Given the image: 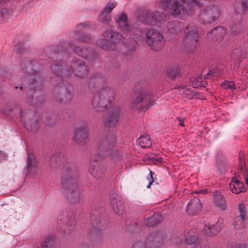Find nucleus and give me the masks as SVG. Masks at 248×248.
I'll return each instance as SVG.
<instances>
[{
    "label": "nucleus",
    "mask_w": 248,
    "mask_h": 248,
    "mask_svg": "<svg viewBox=\"0 0 248 248\" xmlns=\"http://www.w3.org/2000/svg\"><path fill=\"white\" fill-rule=\"evenodd\" d=\"M94 84H97L100 90L93 98V108L96 111H103L113 100L115 93L111 88L107 87L106 78L100 74H93L90 78L89 87L93 88Z\"/></svg>",
    "instance_id": "nucleus-1"
},
{
    "label": "nucleus",
    "mask_w": 248,
    "mask_h": 248,
    "mask_svg": "<svg viewBox=\"0 0 248 248\" xmlns=\"http://www.w3.org/2000/svg\"><path fill=\"white\" fill-rule=\"evenodd\" d=\"M115 136L108 137L103 140L99 145V150L105 154L108 158L109 164L113 167L120 163L123 157L122 151L115 146Z\"/></svg>",
    "instance_id": "nucleus-2"
},
{
    "label": "nucleus",
    "mask_w": 248,
    "mask_h": 248,
    "mask_svg": "<svg viewBox=\"0 0 248 248\" xmlns=\"http://www.w3.org/2000/svg\"><path fill=\"white\" fill-rule=\"evenodd\" d=\"M72 72L79 77H83L85 76L88 70L86 66L78 62H75L72 66ZM51 70L53 73L56 75V79L55 81H59L58 86L62 83V77H68L71 75L72 71L66 65H59L56 64L51 66Z\"/></svg>",
    "instance_id": "nucleus-3"
},
{
    "label": "nucleus",
    "mask_w": 248,
    "mask_h": 248,
    "mask_svg": "<svg viewBox=\"0 0 248 248\" xmlns=\"http://www.w3.org/2000/svg\"><path fill=\"white\" fill-rule=\"evenodd\" d=\"M133 39L139 45H143L144 41L147 45L151 49L155 51H158L161 49L165 44V40L162 35L157 31L154 29H150L147 31L145 38L141 35H134Z\"/></svg>",
    "instance_id": "nucleus-4"
},
{
    "label": "nucleus",
    "mask_w": 248,
    "mask_h": 248,
    "mask_svg": "<svg viewBox=\"0 0 248 248\" xmlns=\"http://www.w3.org/2000/svg\"><path fill=\"white\" fill-rule=\"evenodd\" d=\"M135 92L136 96L132 103L133 106L143 111L147 110L155 101L152 93L144 88H139L137 85Z\"/></svg>",
    "instance_id": "nucleus-5"
},
{
    "label": "nucleus",
    "mask_w": 248,
    "mask_h": 248,
    "mask_svg": "<svg viewBox=\"0 0 248 248\" xmlns=\"http://www.w3.org/2000/svg\"><path fill=\"white\" fill-rule=\"evenodd\" d=\"M103 35L106 38L99 39L96 43L99 46L104 49H113L116 44L123 42L124 40V37L122 35L111 30L106 31Z\"/></svg>",
    "instance_id": "nucleus-6"
},
{
    "label": "nucleus",
    "mask_w": 248,
    "mask_h": 248,
    "mask_svg": "<svg viewBox=\"0 0 248 248\" xmlns=\"http://www.w3.org/2000/svg\"><path fill=\"white\" fill-rule=\"evenodd\" d=\"M185 37L184 38L185 46L191 50L195 48L199 39L198 29L193 25H189L185 31Z\"/></svg>",
    "instance_id": "nucleus-7"
},
{
    "label": "nucleus",
    "mask_w": 248,
    "mask_h": 248,
    "mask_svg": "<svg viewBox=\"0 0 248 248\" xmlns=\"http://www.w3.org/2000/svg\"><path fill=\"white\" fill-rule=\"evenodd\" d=\"M220 11L217 6H212L204 9L200 13V21L203 24L211 23L219 16Z\"/></svg>",
    "instance_id": "nucleus-8"
},
{
    "label": "nucleus",
    "mask_w": 248,
    "mask_h": 248,
    "mask_svg": "<svg viewBox=\"0 0 248 248\" xmlns=\"http://www.w3.org/2000/svg\"><path fill=\"white\" fill-rule=\"evenodd\" d=\"M62 185V187L67 191V194H74V196L76 195L78 196L77 184L76 180L73 178L71 172L67 171L63 173Z\"/></svg>",
    "instance_id": "nucleus-9"
},
{
    "label": "nucleus",
    "mask_w": 248,
    "mask_h": 248,
    "mask_svg": "<svg viewBox=\"0 0 248 248\" xmlns=\"http://www.w3.org/2000/svg\"><path fill=\"white\" fill-rule=\"evenodd\" d=\"M166 17L165 15L158 11L152 14L149 13L148 11H143L141 16L139 17V19L142 22L154 25L156 24L157 22L164 21L166 19Z\"/></svg>",
    "instance_id": "nucleus-10"
},
{
    "label": "nucleus",
    "mask_w": 248,
    "mask_h": 248,
    "mask_svg": "<svg viewBox=\"0 0 248 248\" xmlns=\"http://www.w3.org/2000/svg\"><path fill=\"white\" fill-rule=\"evenodd\" d=\"M90 27L91 24L89 22L80 23L77 26L75 31L71 36L72 38L81 42H88L90 40V36L83 33Z\"/></svg>",
    "instance_id": "nucleus-11"
},
{
    "label": "nucleus",
    "mask_w": 248,
    "mask_h": 248,
    "mask_svg": "<svg viewBox=\"0 0 248 248\" xmlns=\"http://www.w3.org/2000/svg\"><path fill=\"white\" fill-rule=\"evenodd\" d=\"M74 140L79 145H84L88 141V132L85 126H81L75 128Z\"/></svg>",
    "instance_id": "nucleus-12"
},
{
    "label": "nucleus",
    "mask_w": 248,
    "mask_h": 248,
    "mask_svg": "<svg viewBox=\"0 0 248 248\" xmlns=\"http://www.w3.org/2000/svg\"><path fill=\"white\" fill-rule=\"evenodd\" d=\"M120 110L118 107L111 108L108 113V116L105 121V126L107 128L115 127L118 124Z\"/></svg>",
    "instance_id": "nucleus-13"
},
{
    "label": "nucleus",
    "mask_w": 248,
    "mask_h": 248,
    "mask_svg": "<svg viewBox=\"0 0 248 248\" xmlns=\"http://www.w3.org/2000/svg\"><path fill=\"white\" fill-rule=\"evenodd\" d=\"M114 19L124 33H130L131 31L132 28L128 23L127 15L124 12L116 15Z\"/></svg>",
    "instance_id": "nucleus-14"
},
{
    "label": "nucleus",
    "mask_w": 248,
    "mask_h": 248,
    "mask_svg": "<svg viewBox=\"0 0 248 248\" xmlns=\"http://www.w3.org/2000/svg\"><path fill=\"white\" fill-rule=\"evenodd\" d=\"M238 210L240 215L234 218V222L233 223L234 227L236 229L245 227L248 220L245 208L243 204L240 203L239 204Z\"/></svg>",
    "instance_id": "nucleus-15"
},
{
    "label": "nucleus",
    "mask_w": 248,
    "mask_h": 248,
    "mask_svg": "<svg viewBox=\"0 0 248 248\" xmlns=\"http://www.w3.org/2000/svg\"><path fill=\"white\" fill-rule=\"evenodd\" d=\"M226 31L222 27H217L207 33V38L210 41H219L222 40Z\"/></svg>",
    "instance_id": "nucleus-16"
},
{
    "label": "nucleus",
    "mask_w": 248,
    "mask_h": 248,
    "mask_svg": "<svg viewBox=\"0 0 248 248\" xmlns=\"http://www.w3.org/2000/svg\"><path fill=\"white\" fill-rule=\"evenodd\" d=\"M21 68L23 71L29 74H36L41 68V65L35 61L30 62L26 60L21 64Z\"/></svg>",
    "instance_id": "nucleus-17"
},
{
    "label": "nucleus",
    "mask_w": 248,
    "mask_h": 248,
    "mask_svg": "<svg viewBox=\"0 0 248 248\" xmlns=\"http://www.w3.org/2000/svg\"><path fill=\"white\" fill-rule=\"evenodd\" d=\"M106 171L105 166L101 164L92 165L89 167L90 173L97 179L103 178L105 176Z\"/></svg>",
    "instance_id": "nucleus-18"
},
{
    "label": "nucleus",
    "mask_w": 248,
    "mask_h": 248,
    "mask_svg": "<svg viewBox=\"0 0 248 248\" xmlns=\"http://www.w3.org/2000/svg\"><path fill=\"white\" fill-rule=\"evenodd\" d=\"M26 170L28 174L34 173L37 170V163L31 153H28Z\"/></svg>",
    "instance_id": "nucleus-19"
},
{
    "label": "nucleus",
    "mask_w": 248,
    "mask_h": 248,
    "mask_svg": "<svg viewBox=\"0 0 248 248\" xmlns=\"http://www.w3.org/2000/svg\"><path fill=\"white\" fill-rule=\"evenodd\" d=\"M213 203L215 206L221 210H225L227 208L226 202L223 195L218 191L214 194Z\"/></svg>",
    "instance_id": "nucleus-20"
},
{
    "label": "nucleus",
    "mask_w": 248,
    "mask_h": 248,
    "mask_svg": "<svg viewBox=\"0 0 248 248\" xmlns=\"http://www.w3.org/2000/svg\"><path fill=\"white\" fill-rule=\"evenodd\" d=\"M202 209V204L199 199H194L187 204L186 210L189 213L196 214Z\"/></svg>",
    "instance_id": "nucleus-21"
},
{
    "label": "nucleus",
    "mask_w": 248,
    "mask_h": 248,
    "mask_svg": "<svg viewBox=\"0 0 248 248\" xmlns=\"http://www.w3.org/2000/svg\"><path fill=\"white\" fill-rule=\"evenodd\" d=\"M230 189L235 194H238L245 191L243 184L236 177H233L230 183Z\"/></svg>",
    "instance_id": "nucleus-22"
},
{
    "label": "nucleus",
    "mask_w": 248,
    "mask_h": 248,
    "mask_svg": "<svg viewBox=\"0 0 248 248\" xmlns=\"http://www.w3.org/2000/svg\"><path fill=\"white\" fill-rule=\"evenodd\" d=\"M163 219L162 217L159 214H154L152 216L146 218L144 220V223L148 226L153 227L160 223Z\"/></svg>",
    "instance_id": "nucleus-23"
},
{
    "label": "nucleus",
    "mask_w": 248,
    "mask_h": 248,
    "mask_svg": "<svg viewBox=\"0 0 248 248\" xmlns=\"http://www.w3.org/2000/svg\"><path fill=\"white\" fill-rule=\"evenodd\" d=\"M74 50L76 54L82 57L89 60L93 59V52L92 50L86 48H82L79 46L75 47Z\"/></svg>",
    "instance_id": "nucleus-24"
},
{
    "label": "nucleus",
    "mask_w": 248,
    "mask_h": 248,
    "mask_svg": "<svg viewBox=\"0 0 248 248\" xmlns=\"http://www.w3.org/2000/svg\"><path fill=\"white\" fill-rule=\"evenodd\" d=\"M167 30L171 34H177L183 29L181 24L177 22H170L167 25Z\"/></svg>",
    "instance_id": "nucleus-25"
},
{
    "label": "nucleus",
    "mask_w": 248,
    "mask_h": 248,
    "mask_svg": "<svg viewBox=\"0 0 248 248\" xmlns=\"http://www.w3.org/2000/svg\"><path fill=\"white\" fill-rule=\"evenodd\" d=\"M110 200L115 212L118 215L122 214L124 210V203L120 200L116 199L112 200L111 197Z\"/></svg>",
    "instance_id": "nucleus-26"
},
{
    "label": "nucleus",
    "mask_w": 248,
    "mask_h": 248,
    "mask_svg": "<svg viewBox=\"0 0 248 248\" xmlns=\"http://www.w3.org/2000/svg\"><path fill=\"white\" fill-rule=\"evenodd\" d=\"M29 79L30 80L32 79L30 81V88L31 89L38 90L43 87L42 79L38 75L34 76V78L31 77V75H30Z\"/></svg>",
    "instance_id": "nucleus-27"
},
{
    "label": "nucleus",
    "mask_w": 248,
    "mask_h": 248,
    "mask_svg": "<svg viewBox=\"0 0 248 248\" xmlns=\"http://www.w3.org/2000/svg\"><path fill=\"white\" fill-rule=\"evenodd\" d=\"M137 143L141 148H149L152 146V142L148 135L140 136L137 140Z\"/></svg>",
    "instance_id": "nucleus-28"
},
{
    "label": "nucleus",
    "mask_w": 248,
    "mask_h": 248,
    "mask_svg": "<svg viewBox=\"0 0 248 248\" xmlns=\"http://www.w3.org/2000/svg\"><path fill=\"white\" fill-rule=\"evenodd\" d=\"M42 248H54L53 239L49 235L46 236L41 242Z\"/></svg>",
    "instance_id": "nucleus-29"
},
{
    "label": "nucleus",
    "mask_w": 248,
    "mask_h": 248,
    "mask_svg": "<svg viewBox=\"0 0 248 248\" xmlns=\"http://www.w3.org/2000/svg\"><path fill=\"white\" fill-rule=\"evenodd\" d=\"M111 19V16L110 14L102 11L98 16V20L103 23H108L110 21Z\"/></svg>",
    "instance_id": "nucleus-30"
},
{
    "label": "nucleus",
    "mask_w": 248,
    "mask_h": 248,
    "mask_svg": "<svg viewBox=\"0 0 248 248\" xmlns=\"http://www.w3.org/2000/svg\"><path fill=\"white\" fill-rule=\"evenodd\" d=\"M12 14L11 10L0 7V22H2L4 20L6 19Z\"/></svg>",
    "instance_id": "nucleus-31"
},
{
    "label": "nucleus",
    "mask_w": 248,
    "mask_h": 248,
    "mask_svg": "<svg viewBox=\"0 0 248 248\" xmlns=\"http://www.w3.org/2000/svg\"><path fill=\"white\" fill-rule=\"evenodd\" d=\"M179 92L184 97L188 99L192 98L194 95L191 90L186 88H181Z\"/></svg>",
    "instance_id": "nucleus-32"
},
{
    "label": "nucleus",
    "mask_w": 248,
    "mask_h": 248,
    "mask_svg": "<svg viewBox=\"0 0 248 248\" xmlns=\"http://www.w3.org/2000/svg\"><path fill=\"white\" fill-rule=\"evenodd\" d=\"M217 230L211 231L210 225H205L202 230V232L206 236H211L217 233Z\"/></svg>",
    "instance_id": "nucleus-33"
},
{
    "label": "nucleus",
    "mask_w": 248,
    "mask_h": 248,
    "mask_svg": "<svg viewBox=\"0 0 248 248\" xmlns=\"http://www.w3.org/2000/svg\"><path fill=\"white\" fill-rule=\"evenodd\" d=\"M221 87L225 89L234 90L235 89V84L233 81H225L221 84Z\"/></svg>",
    "instance_id": "nucleus-34"
},
{
    "label": "nucleus",
    "mask_w": 248,
    "mask_h": 248,
    "mask_svg": "<svg viewBox=\"0 0 248 248\" xmlns=\"http://www.w3.org/2000/svg\"><path fill=\"white\" fill-rule=\"evenodd\" d=\"M63 155L62 154H55L52 155L50 158V164L51 167H53L55 164L60 161V156Z\"/></svg>",
    "instance_id": "nucleus-35"
},
{
    "label": "nucleus",
    "mask_w": 248,
    "mask_h": 248,
    "mask_svg": "<svg viewBox=\"0 0 248 248\" xmlns=\"http://www.w3.org/2000/svg\"><path fill=\"white\" fill-rule=\"evenodd\" d=\"M116 4L115 2H108L104 7L102 11L107 14H110L111 11L116 7Z\"/></svg>",
    "instance_id": "nucleus-36"
},
{
    "label": "nucleus",
    "mask_w": 248,
    "mask_h": 248,
    "mask_svg": "<svg viewBox=\"0 0 248 248\" xmlns=\"http://www.w3.org/2000/svg\"><path fill=\"white\" fill-rule=\"evenodd\" d=\"M223 227V223L221 220H218L217 222L214 225L212 226L210 225V229L211 231L217 230V233L219 232V231L221 230Z\"/></svg>",
    "instance_id": "nucleus-37"
},
{
    "label": "nucleus",
    "mask_w": 248,
    "mask_h": 248,
    "mask_svg": "<svg viewBox=\"0 0 248 248\" xmlns=\"http://www.w3.org/2000/svg\"><path fill=\"white\" fill-rule=\"evenodd\" d=\"M197 240V237L195 235L189 234L186 236V242L188 244H192L194 243Z\"/></svg>",
    "instance_id": "nucleus-38"
},
{
    "label": "nucleus",
    "mask_w": 248,
    "mask_h": 248,
    "mask_svg": "<svg viewBox=\"0 0 248 248\" xmlns=\"http://www.w3.org/2000/svg\"><path fill=\"white\" fill-rule=\"evenodd\" d=\"M25 126L28 130H30L34 132L37 130L39 125L38 122H36L35 124L32 126L31 124H29L27 123L25 124Z\"/></svg>",
    "instance_id": "nucleus-39"
},
{
    "label": "nucleus",
    "mask_w": 248,
    "mask_h": 248,
    "mask_svg": "<svg viewBox=\"0 0 248 248\" xmlns=\"http://www.w3.org/2000/svg\"><path fill=\"white\" fill-rule=\"evenodd\" d=\"M72 98V94L71 93H67L66 95L64 98H59L58 96L56 97V99L59 102L62 101H67L70 100Z\"/></svg>",
    "instance_id": "nucleus-40"
},
{
    "label": "nucleus",
    "mask_w": 248,
    "mask_h": 248,
    "mask_svg": "<svg viewBox=\"0 0 248 248\" xmlns=\"http://www.w3.org/2000/svg\"><path fill=\"white\" fill-rule=\"evenodd\" d=\"M201 78L197 79L196 83H192L193 87L198 88L199 86L205 87L206 84H207L206 82L203 81H201Z\"/></svg>",
    "instance_id": "nucleus-41"
},
{
    "label": "nucleus",
    "mask_w": 248,
    "mask_h": 248,
    "mask_svg": "<svg viewBox=\"0 0 248 248\" xmlns=\"http://www.w3.org/2000/svg\"><path fill=\"white\" fill-rule=\"evenodd\" d=\"M14 51L17 53H22L24 51V47L22 44H19L15 46Z\"/></svg>",
    "instance_id": "nucleus-42"
},
{
    "label": "nucleus",
    "mask_w": 248,
    "mask_h": 248,
    "mask_svg": "<svg viewBox=\"0 0 248 248\" xmlns=\"http://www.w3.org/2000/svg\"><path fill=\"white\" fill-rule=\"evenodd\" d=\"M217 69H213L212 71H209L208 73L204 75V78H209L211 77H214L217 76Z\"/></svg>",
    "instance_id": "nucleus-43"
},
{
    "label": "nucleus",
    "mask_w": 248,
    "mask_h": 248,
    "mask_svg": "<svg viewBox=\"0 0 248 248\" xmlns=\"http://www.w3.org/2000/svg\"><path fill=\"white\" fill-rule=\"evenodd\" d=\"M239 161L240 171V172H242V171L245 170V164L244 162V156L243 155L242 156L240 155H239Z\"/></svg>",
    "instance_id": "nucleus-44"
},
{
    "label": "nucleus",
    "mask_w": 248,
    "mask_h": 248,
    "mask_svg": "<svg viewBox=\"0 0 248 248\" xmlns=\"http://www.w3.org/2000/svg\"><path fill=\"white\" fill-rule=\"evenodd\" d=\"M58 221H62L64 223H63V227L65 228V227H67V225L65 223V222L67 220V217H66V214L65 213H62L61 215H60L58 217Z\"/></svg>",
    "instance_id": "nucleus-45"
},
{
    "label": "nucleus",
    "mask_w": 248,
    "mask_h": 248,
    "mask_svg": "<svg viewBox=\"0 0 248 248\" xmlns=\"http://www.w3.org/2000/svg\"><path fill=\"white\" fill-rule=\"evenodd\" d=\"M179 74V72L177 70H170V71H168L167 72V75L171 78L173 79L175 78V77Z\"/></svg>",
    "instance_id": "nucleus-46"
},
{
    "label": "nucleus",
    "mask_w": 248,
    "mask_h": 248,
    "mask_svg": "<svg viewBox=\"0 0 248 248\" xmlns=\"http://www.w3.org/2000/svg\"><path fill=\"white\" fill-rule=\"evenodd\" d=\"M197 244L201 248H206L207 247L206 240L205 239L198 240Z\"/></svg>",
    "instance_id": "nucleus-47"
},
{
    "label": "nucleus",
    "mask_w": 248,
    "mask_h": 248,
    "mask_svg": "<svg viewBox=\"0 0 248 248\" xmlns=\"http://www.w3.org/2000/svg\"><path fill=\"white\" fill-rule=\"evenodd\" d=\"M75 225V221L74 220L71 219L70 220V223L69 224V228L68 229V231H66V230H64L63 232L65 233H68L69 232L71 231L74 228Z\"/></svg>",
    "instance_id": "nucleus-48"
},
{
    "label": "nucleus",
    "mask_w": 248,
    "mask_h": 248,
    "mask_svg": "<svg viewBox=\"0 0 248 248\" xmlns=\"http://www.w3.org/2000/svg\"><path fill=\"white\" fill-rule=\"evenodd\" d=\"M153 173H154L151 170H150V176L147 178L148 180L149 181L148 185L147 186V188H150L151 185H152V184L153 182Z\"/></svg>",
    "instance_id": "nucleus-49"
},
{
    "label": "nucleus",
    "mask_w": 248,
    "mask_h": 248,
    "mask_svg": "<svg viewBox=\"0 0 248 248\" xmlns=\"http://www.w3.org/2000/svg\"><path fill=\"white\" fill-rule=\"evenodd\" d=\"M241 173L243 174L245 180L246 184L248 186V170H244L242 171V172H241Z\"/></svg>",
    "instance_id": "nucleus-50"
},
{
    "label": "nucleus",
    "mask_w": 248,
    "mask_h": 248,
    "mask_svg": "<svg viewBox=\"0 0 248 248\" xmlns=\"http://www.w3.org/2000/svg\"><path fill=\"white\" fill-rule=\"evenodd\" d=\"M242 7L243 10H248V0H242Z\"/></svg>",
    "instance_id": "nucleus-51"
},
{
    "label": "nucleus",
    "mask_w": 248,
    "mask_h": 248,
    "mask_svg": "<svg viewBox=\"0 0 248 248\" xmlns=\"http://www.w3.org/2000/svg\"><path fill=\"white\" fill-rule=\"evenodd\" d=\"M242 51L240 49L236 48L233 51V54L235 57H236V59H238L239 58L240 55L241 54Z\"/></svg>",
    "instance_id": "nucleus-52"
},
{
    "label": "nucleus",
    "mask_w": 248,
    "mask_h": 248,
    "mask_svg": "<svg viewBox=\"0 0 248 248\" xmlns=\"http://www.w3.org/2000/svg\"><path fill=\"white\" fill-rule=\"evenodd\" d=\"M150 157L151 159H152V162L154 163H157L158 162L160 163L162 161V158L160 157H152L151 156H150Z\"/></svg>",
    "instance_id": "nucleus-53"
},
{
    "label": "nucleus",
    "mask_w": 248,
    "mask_h": 248,
    "mask_svg": "<svg viewBox=\"0 0 248 248\" xmlns=\"http://www.w3.org/2000/svg\"><path fill=\"white\" fill-rule=\"evenodd\" d=\"M45 53H46V55H49V56L50 57V58H51V59H55V55H57L56 52H52V51H51V53H49L48 52L45 51Z\"/></svg>",
    "instance_id": "nucleus-54"
},
{
    "label": "nucleus",
    "mask_w": 248,
    "mask_h": 248,
    "mask_svg": "<svg viewBox=\"0 0 248 248\" xmlns=\"http://www.w3.org/2000/svg\"><path fill=\"white\" fill-rule=\"evenodd\" d=\"M229 248H245V245L237 244L234 246H231Z\"/></svg>",
    "instance_id": "nucleus-55"
},
{
    "label": "nucleus",
    "mask_w": 248,
    "mask_h": 248,
    "mask_svg": "<svg viewBox=\"0 0 248 248\" xmlns=\"http://www.w3.org/2000/svg\"><path fill=\"white\" fill-rule=\"evenodd\" d=\"M7 157L5 154L3 152H0V161L2 160L5 159Z\"/></svg>",
    "instance_id": "nucleus-56"
},
{
    "label": "nucleus",
    "mask_w": 248,
    "mask_h": 248,
    "mask_svg": "<svg viewBox=\"0 0 248 248\" xmlns=\"http://www.w3.org/2000/svg\"><path fill=\"white\" fill-rule=\"evenodd\" d=\"M7 157L5 154L3 152H0V161L2 160L5 159Z\"/></svg>",
    "instance_id": "nucleus-57"
},
{
    "label": "nucleus",
    "mask_w": 248,
    "mask_h": 248,
    "mask_svg": "<svg viewBox=\"0 0 248 248\" xmlns=\"http://www.w3.org/2000/svg\"><path fill=\"white\" fill-rule=\"evenodd\" d=\"M207 192H208V190L207 189H203V190H200L199 191H197L195 193L206 194V193H207Z\"/></svg>",
    "instance_id": "nucleus-58"
},
{
    "label": "nucleus",
    "mask_w": 248,
    "mask_h": 248,
    "mask_svg": "<svg viewBox=\"0 0 248 248\" xmlns=\"http://www.w3.org/2000/svg\"><path fill=\"white\" fill-rule=\"evenodd\" d=\"M177 120L179 121V124L182 126H184V122L182 121L181 118L180 117L177 118Z\"/></svg>",
    "instance_id": "nucleus-59"
},
{
    "label": "nucleus",
    "mask_w": 248,
    "mask_h": 248,
    "mask_svg": "<svg viewBox=\"0 0 248 248\" xmlns=\"http://www.w3.org/2000/svg\"><path fill=\"white\" fill-rule=\"evenodd\" d=\"M65 88L64 87H63V86L62 85H61L60 86V90H61V92H62L64 91Z\"/></svg>",
    "instance_id": "nucleus-60"
},
{
    "label": "nucleus",
    "mask_w": 248,
    "mask_h": 248,
    "mask_svg": "<svg viewBox=\"0 0 248 248\" xmlns=\"http://www.w3.org/2000/svg\"><path fill=\"white\" fill-rule=\"evenodd\" d=\"M3 113H4V115H7V116H9V114L5 110L3 111Z\"/></svg>",
    "instance_id": "nucleus-61"
},
{
    "label": "nucleus",
    "mask_w": 248,
    "mask_h": 248,
    "mask_svg": "<svg viewBox=\"0 0 248 248\" xmlns=\"http://www.w3.org/2000/svg\"><path fill=\"white\" fill-rule=\"evenodd\" d=\"M61 51H60V50H58V55L59 57H60L61 56Z\"/></svg>",
    "instance_id": "nucleus-62"
},
{
    "label": "nucleus",
    "mask_w": 248,
    "mask_h": 248,
    "mask_svg": "<svg viewBox=\"0 0 248 248\" xmlns=\"http://www.w3.org/2000/svg\"><path fill=\"white\" fill-rule=\"evenodd\" d=\"M69 46H70V48H73V47L74 45H73V44H71L70 43H69Z\"/></svg>",
    "instance_id": "nucleus-63"
},
{
    "label": "nucleus",
    "mask_w": 248,
    "mask_h": 248,
    "mask_svg": "<svg viewBox=\"0 0 248 248\" xmlns=\"http://www.w3.org/2000/svg\"><path fill=\"white\" fill-rule=\"evenodd\" d=\"M112 196H113V197L115 198L116 196H117V194H115V193H113Z\"/></svg>",
    "instance_id": "nucleus-64"
}]
</instances>
